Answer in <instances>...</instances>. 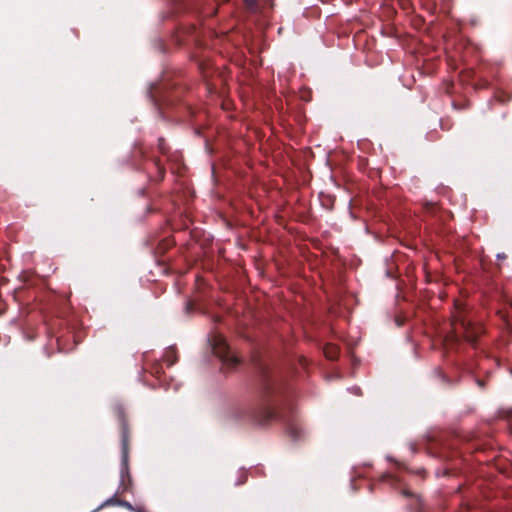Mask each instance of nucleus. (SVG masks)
Returning <instances> with one entry per match:
<instances>
[{"instance_id":"f257e3e1","label":"nucleus","mask_w":512,"mask_h":512,"mask_svg":"<svg viewBox=\"0 0 512 512\" xmlns=\"http://www.w3.org/2000/svg\"><path fill=\"white\" fill-rule=\"evenodd\" d=\"M219 344H221V347H219V351H217L216 353L219 354L222 361L229 366L236 365L239 360L235 355L229 354L228 351L225 354H221L222 350L225 351L227 349V345H226L225 341L221 339V340H219Z\"/></svg>"},{"instance_id":"f03ea898","label":"nucleus","mask_w":512,"mask_h":512,"mask_svg":"<svg viewBox=\"0 0 512 512\" xmlns=\"http://www.w3.org/2000/svg\"><path fill=\"white\" fill-rule=\"evenodd\" d=\"M262 416H263V420H259L257 421L258 424H264L265 421H268L269 419L272 418L273 416V413L269 410V409H265L261 412Z\"/></svg>"},{"instance_id":"7ed1b4c3","label":"nucleus","mask_w":512,"mask_h":512,"mask_svg":"<svg viewBox=\"0 0 512 512\" xmlns=\"http://www.w3.org/2000/svg\"><path fill=\"white\" fill-rule=\"evenodd\" d=\"M117 504L132 510V505L127 501L120 500V501H117Z\"/></svg>"},{"instance_id":"20e7f679","label":"nucleus","mask_w":512,"mask_h":512,"mask_svg":"<svg viewBox=\"0 0 512 512\" xmlns=\"http://www.w3.org/2000/svg\"><path fill=\"white\" fill-rule=\"evenodd\" d=\"M249 7H254L256 0H244Z\"/></svg>"},{"instance_id":"39448f33","label":"nucleus","mask_w":512,"mask_h":512,"mask_svg":"<svg viewBox=\"0 0 512 512\" xmlns=\"http://www.w3.org/2000/svg\"><path fill=\"white\" fill-rule=\"evenodd\" d=\"M335 354H336L335 352H328V351H326V356L328 358H330V359H334L335 358Z\"/></svg>"},{"instance_id":"423d86ee","label":"nucleus","mask_w":512,"mask_h":512,"mask_svg":"<svg viewBox=\"0 0 512 512\" xmlns=\"http://www.w3.org/2000/svg\"><path fill=\"white\" fill-rule=\"evenodd\" d=\"M466 338L469 342H474V338L472 336H470L468 333L466 334Z\"/></svg>"},{"instance_id":"0eeeda50","label":"nucleus","mask_w":512,"mask_h":512,"mask_svg":"<svg viewBox=\"0 0 512 512\" xmlns=\"http://www.w3.org/2000/svg\"><path fill=\"white\" fill-rule=\"evenodd\" d=\"M106 503H107V504H108V503H116V504H117V501H115V500H114V498H111V499L107 500V502H106Z\"/></svg>"},{"instance_id":"6e6552de","label":"nucleus","mask_w":512,"mask_h":512,"mask_svg":"<svg viewBox=\"0 0 512 512\" xmlns=\"http://www.w3.org/2000/svg\"><path fill=\"white\" fill-rule=\"evenodd\" d=\"M497 258H498V259H504V258H505V255H504V254H498V255H497Z\"/></svg>"},{"instance_id":"1a4fd4ad","label":"nucleus","mask_w":512,"mask_h":512,"mask_svg":"<svg viewBox=\"0 0 512 512\" xmlns=\"http://www.w3.org/2000/svg\"><path fill=\"white\" fill-rule=\"evenodd\" d=\"M353 391H354L355 394H359L360 389L359 388H354Z\"/></svg>"},{"instance_id":"9d476101","label":"nucleus","mask_w":512,"mask_h":512,"mask_svg":"<svg viewBox=\"0 0 512 512\" xmlns=\"http://www.w3.org/2000/svg\"><path fill=\"white\" fill-rule=\"evenodd\" d=\"M461 326L466 329V324L464 323V321H461Z\"/></svg>"}]
</instances>
